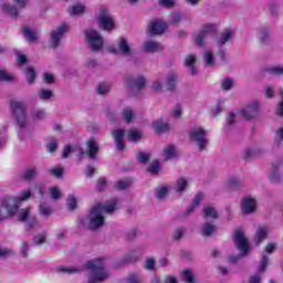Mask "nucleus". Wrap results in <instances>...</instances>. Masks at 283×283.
<instances>
[{"instance_id": "f257e3e1", "label": "nucleus", "mask_w": 283, "mask_h": 283, "mask_svg": "<svg viewBox=\"0 0 283 283\" xmlns=\"http://www.w3.org/2000/svg\"><path fill=\"white\" fill-rule=\"evenodd\" d=\"M85 269L91 271L87 283H103L109 279V271H107V258L105 256L88 260L82 268L59 265L54 268V273H66L67 275H72L82 273Z\"/></svg>"}, {"instance_id": "f03ea898", "label": "nucleus", "mask_w": 283, "mask_h": 283, "mask_svg": "<svg viewBox=\"0 0 283 283\" xmlns=\"http://www.w3.org/2000/svg\"><path fill=\"white\" fill-rule=\"evenodd\" d=\"M116 205H118L117 199H113L108 203H97L91 210L88 216L83 217L78 220V227L82 229H90L91 231H96L105 224V217L103 213H114L116 210Z\"/></svg>"}, {"instance_id": "7ed1b4c3", "label": "nucleus", "mask_w": 283, "mask_h": 283, "mask_svg": "<svg viewBox=\"0 0 283 283\" xmlns=\"http://www.w3.org/2000/svg\"><path fill=\"white\" fill-rule=\"evenodd\" d=\"M11 111L15 127H18V136L22 143L32 138V130H30V124L28 122V112L25 109V103L13 101L11 102Z\"/></svg>"}, {"instance_id": "20e7f679", "label": "nucleus", "mask_w": 283, "mask_h": 283, "mask_svg": "<svg viewBox=\"0 0 283 283\" xmlns=\"http://www.w3.org/2000/svg\"><path fill=\"white\" fill-rule=\"evenodd\" d=\"M32 196L30 190L23 191L19 197H3L0 199V222L12 218L19 213V202L28 200Z\"/></svg>"}, {"instance_id": "39448f33", "label": "nucleus", "mask_w": 283, "mask_h": 283, "mask_svg": "<svg viewBox=\"0 0 283 283\" xmlns=\"http://www.w3.org/2000/svg\"><path fill=\"white\" fill-rule=\"evenodd\" d=\"M233 240L237 249L241 251V254L239 255H231L230 262L232 264L238 263L242 258H245L248 253L251 252V244H249V239L247 238V234L244 233V230H237L233 234Z\"/></svg>"}, {"instance_id": "423d86ee", "label": "nucleus", "mask_w": 283, "mask_h": 283, "mask_svg": "<svg viewBox=\"0 0 283 283\" xmlns=\"http://www.w3.org/2000/svg\"><path fill=\"white\" fill-rule=\"evenodd\" d=\"M97 25L99 30H104V32H114V30H116V20H114V17L109 13V8L106 6L99 7Z\"/></svg>"}, {"instance_id": "0eeeda50", "label": "nucleus", "mask_w": 283, "mask_h": 283, "mask_svg": "<svg viewBox=\"0 0 283 283\" xmlns=\"http://www.w3.org/2000/svg\"><path fill=\"white\" fill-rule=\"evenodd\" d=\"M85 41L91 52H101L105 45V40L103 35L95 29L88 28L84 32Z\"/></svg>"}, {"instance_id": "6e6552de", "label": "nucleus", "mask_w": 283, "mask_h": 283, "mask_svg": "<svg viewBox=\"0 0 283 283\" xmlns=\"http://www.w3.org/2000/svg\"><path fill=\"white\" fill-rule=\"evenodd\" d=\"M190 143L197 145L199 151L207 149L209 145V138H207V130L202 127H195L188 132Z\"/></svg>"}, {"instance_id": "1a4fd4ad", "label": "nucleus", "mask_w": 283, "mask_h": 283, "mask_svg": "<svg viewBox=\"0 0 283 283\" xmlns=\"http://www.w3.org/2000/svg\"><path fill=\"white\" fill-rule=\"evenodd\" d=\"M260 112H262L260 101H252L241 108L239 114H241L244 120H255V118L260 117Z\"/></svg>"}, {"instance_id": "9d476101", "label": "nucleus", "mask_w": 283, "mask_h": 283, "mask_svg": "<svg viewBox=\"0 0 283 283\" xmlns=\"http://www.w3.org/2000/svg\"><path fill=\"white\" fill-rule=\"evenodd\" d=\"M202 217L206 222L200 227V233L203 238H209L213 234V221H207L209 218L213 219V208L206 207L202 211Z\"/></svg>"}, {"instance_id": "9b49d317", "label": "nucleus", "mask_w": 283, "mask_h": 283, "mask_svg": "<svg viewBox=\"0 0 283 283\" xmlns=\"http://www.w3.org/2000/svg\"><path fill=\"white\" fill-rule=\"evenodd\" d=\"M101 150V146L96 140L90 139L86 142V150L84 151L83 149H80L81 158L83 156H87L90 160L96 161L98 160V151Z\"/></svg>"}, {"instance_id": "f8f14e48", "label": "nucleus", "mask_w": 283, "mask_h": 283, "mask_svg": "<svg viewBox=\"0 0 283 283\" xmlns=\"http://www.w3.org/2000/svg\"><path fill=\"white\" fill-rule=\"evenodd\" d=\"M109 52H112V54H118V52H120L122 56L132 57L136 50L129 45L127 39L120 38L118 42V49H109Z\"/></svg>"}, {"instance_id": "ddd939ff", "label": "nucleus", "mask_w": 283, "mask_h": 283, "mask_svg": "<svg viewBox=\"0 0 283 283\" xmlns=\"http://www.w3.org/2000/svg\"><path fill=\"white\" fill-rule=\"evenodd\" d=\"M70 27L66 23L61 24L51 32V48H59L61 45V39L69 32Z\"/></svg>"}, {"instance_id": "4468645a", "label": "nucleus", "mask_w": 283, "mask_h": 283, "mask_svg": "<svg viewBox=\"0 0 283 283\" xmlns=\"http://www.w3.org/2000/svg\"><path fill=\"white\" fill-rule=\"evenodd\" d=\"M125 83L129 87L130 92H140V90L147 85V80L143 75H139L136 80L134 76L128 75L125 78Z\"/></svg>"}, {"instance_id": "2eb2a0df", "label": "nucleus", "mask_w": 283, "mask_h": 283, "mask_svg": "<svg viewBox=\"0 0 283 283\" xmlns=\"http://www.w3.org/2000/svg\"><path fill=\"white\" fill-rule=\"evenodd\" d=\"M258 209V201L251 196H245L241 200V211L244 216H251L255 213Z\"/></svg>"}, {"instance_id": "dca6fc26", "label": "nucleus", "mask_w": 283, "mask_h": 283, "mask_svg": "<svg viewBox=\"0 0 283 283\" xmlns=\"http://www.w3.org/2000/svg\"><path fill=\"white\" fill-rule=\"evenodd\" d=\"M235 38V30L231 28H226L223 31L219 33L217 39V48H222L227 45V43H233V39Z\"/></svg>"}, {"instance_id": "f3484780", "label": "nucleus", "mask_w": 283, "mask_h": 283, "mask_svg": "<svg viewBox=\"0 0 283 283\" xmlns=\"http://www.w3.org/2000/svg\"><path fill=\"white\" fill-rule=\"evenodd\" d=\"M148 30L151 36H160V34H165V31L167 30V22L160 19L153 20Z\"/></svg>"}, {"instance_id": "a211bd4d", "label": "nucleus", "mask_w": 283, "mask_h": 283, "mask_svg": "<svg viewBox=\"0 0 283 283\" xmlns=\"http://www.w3.org/2000/svg\"><path fill=\"white\" fill-rule=\"evenodd\" d=\"M209 34H213V24L203 25L202 30L198 33V35L195 40L196 45H198V48H202V45H205V42L207 41V36H209Z\"/></svg>"}, {"instance_id": "6ab92c4d", "label": "nucleus", "mask_w": 283, "mask_h": 283, "mask_svg": "<svg viewBox=\"0 0 283 283\" xmlns=\"http://www.w3.org/2000/svg\"><path fill=\"white\" fill-rule=\"evenodd\" d=\"M142 50H143V52H146L147 54L163 52V44H160V42L148 40L143 43Z\"/></svg>"}, {"instance_id": "aec40b11", "label": "nucleus", "mask_w": 283, "mask_h": 283, "mask_svg": "<svg viewBox=\"0 0 283 283\" xmlns=\"http://www.w3.org/2000/svg\"><path fill=\"white\" fill-rule=\"evenodd\" d=\"M198 59L196 55L190 54L185 60V65L188 69L190 76H198V66H196Z\"/></svg>"}, {"instance_id": "412c9836", "label": "nucleus", "mask_w": 283, "mask_h": 283, "mask_svg": "<svg viewBox=\"0 0 283 283\" xmlns=\"http://www.w3.org/2000/svg\"><path fill=\"white\" fill-rule=\"evenodd\" d=\"M36 176H39V167L36 166L28 167L21 174V178L25 180V182H32Z\"/></svg>"}, {"instance_id": "4be33fe9", "label": "nucleus", "mask_w": 283, "mask_h": 283, "mask_svg": "<svg viewBox=\"0 0 283 283\" xmlns=\"http://www.w3.org/2000/svg\"><path fill=\"white\" fill-rule=\"evenodd\" d=\"M269 235V227L266 226H259L256 231H255V237H254V243L256 247H260L263 240L266 239Z\"/></svg>"}, {"instance_id": "5701e85b", "label": "nucleus", "mask_w": 283, "mask_h": 283, "mask_svg": "<svg viewBox=\"0 0 283 283\" xmlns=\"http://www.w3.org/2000/svg\"><path fill=\"white\" fill-rule=\"evenodd\" d=\"M112 136L115 140L116 149L118 151H123V149H125V143L123 142V138H125V130L123 129L113 130Z\"/></svg>"}, {"instance_id": "b1692460", "label": "nucleus", "mask_w": 283, "mask_h": 283, "mask_svg": "<svg viewBox=\"0 0 283 283\" xmlns=\"http://www.w3.org/2000/svg\"><path fill=\"white\" fill-rule=\"evenodd\" d=\"M202 198H205V195L202 192H198L195 196L191 206L186 211L187 216H191V213H193L196 211V209H198V207H200V202H202Z\"/></svg>"}, {"instance_id": "393cba45", "label": "nucleus", "mask_w": 283, "mask_h": 283, "mask_svg": "<svg viewBox=\"0 0 283 283\" xmlns=\"http://www.w3.org/2000/svg\"><path fill=\"white\" fill-rule=\"evenodd\" d=\"M281 165H283L282 160L273 163V165H272L273 171L270 176V181L271 182L277 184L282 180V177L280 176V171L277 170V167H281Z\"/></svg>"}, {"instance_id": "a878e982", "label": "nucleus", "mask_w": 283, "mask_h": 283, "mask_svg": "<svg viewBox=\"0 0 283 283\" xmlns=\"http://www.w3.org/2000/svg\"><path fill=\"white\" fill-rule=\"evenodd\" d=\"M153 128L156 134H167L170 129L169 124L164 123L160 119L153 122Z\"/></svg>"}, {"instance_id": "bb28decb", "label": "nucleus", "mask_w": 283, "mask_h": 283, "mask_svg": "<svg viewBox=\"0 0 283 283\" xmlns=\"http://www.w3.org/2000/svg\"><path fill=\"white\" fill-rule=\"evenodd\" d=\"M41 222L36 217H31L25 222V230L27 231H39L41 229Z\"/></svg>"}, {"instance_id": "cd10ccee", "label": "nucleus", "mask_w": 283, "mask_h": 283, "mask_svg": "<svg viewBox=\"0 0 283 283\" xmlns=\"http://www.w3.org/2000/svg\"><path fill=\"white\" fill-rule=\"evenodd\" d=\"M69 14L71 17H81V14H85V6L77 3L67 9Z\"/></svg>"}, {"instance_id": "c85d7f7f", "label": "nucleus", "mask_w": 283, "mask_h": 283, "mask_svg": "<svg viewBox=\"0 0 283 283\" xmlns=\"http://www.w3.org/2000/svg\"><path fill=\"white\" fill-rule=\"evenodd\" d=\"M178 83V75L171 73L166 78V87L168 92H174L176 90V85Z\"/></svg>"}, {"instance_id": "c756f323", "label": "nucleus", "mask_w": 283, "mask_h": 283, "mask_svg": "<svg viewBox=\"0 0 283 283\" xmlns=\"http://www.w3.org/2000/svg\"><path fill=\"white\" fill-rule=\"evenodd\" d=\"M127 137L130 143H138L143 138V133L138 129H130L127 133Z\"/></svg>"}, {"instance_id": "7c9ffc66", "label": "nucleus", "mask_w": 283, "mask_h": 283, "mask_svg": "<svg viewBox=\"0 0 283 283\" xmlns=\"http://www.w3.org/2000/svg\"><path fill=\"white\" fill-rule=\"evenodd\" d=\"M259 41L262 45H266L271 42V33L266 29H260Z\"/></svg>"}, {"instance_id": "2f4dec72", "label": "nucleus", "mask_w": 283, "mask_h": 283, "mask_svg": "<svg viewBox=\"0 0 283 283\" xmlns=\"http://www.w3.org/2000/svg\"><path fill=\"white\" fill-rule=\"evenodd\" d=\"M38 96L40 101H50V98L54 97V92L48 88H41L38 92Z\"/></svg>"}, {"instance_id": "473e14b6", "label": "nucleus", "mask_w": 283, "mask_h": 283, "mask_svg": "<svg viewBox=\"0 0 283 283\" xmlns=\"http://www.w3.org/2000/svg\"><path fill=\"white\" fill-rule=\"evenodd\" d=\"M1 8L7 14H11V17H19V9H17L15 6L3 3Z\"/></svg>"}, {"instance_id": "72a5a7b5", "label": "nucleus", "mask_w": 283, "mask_h": 283, "mask_svg": "<svg viewBox=\"0 0 283 283\" xmlns=\"http://www.w3.org/2000/svg\"><path fill=\"white\" fill-rule=\"evenodd\" d=\"M221 87L223 92H229V90H233V87H235V81L232 77H227L222 80Z\"/></svg>"}, {"instance_id": "f704fd0d", "label": "nucleus", "mask_w": 283, "mask_h": 283, "mask_svg": "<svg viewBox=\"0 0 283 283\" xmlns=\"http://www.w3.org/2000/svg\"><path fill=\"white\" fill-rule=\"evenodd\" d=\"M25 76L29 85H33V83L36 81V71H34V67H27Z\"/></svg>"}, {"instance_id": "c9c22d12", "label": "nucleus", "mask_w": 283, "mask_h": 283, "mask_svg": "<svg viewBox=\"0 0 283 283\" xmlns=\"http://www.w3.org/2000/svg\"><path fill=\"white\" fill-rule=\"evenodd\" d=\"M187 185H188L187 179L185 178L178 179L175 186V191L177 193H184V191H187Z\"/></svg>"}, {"instance_id": "e433bc0d", "label": "nucleus", "mask_w": 283, "mask_h": 283, "mask_svg": "<svg viewBox=\"0 0 283 283\" xmlns=\"http://www.w3.org/2000/svg\"><path fill=\"white\" fill-rule=\"evenodd\" d=\"M12 255H14V250H12V248L0 245V260H8V258H12Z\"/></svg>"}, {"instance_id": "4c0bfd02", "label": "nucleus", "mask_w": 283, "mask_h": 283, "mask_svg": "<svg viewBox=\"0 0 283 283\" xmlns=\"http://www.w3.org/2000/svg\"><path fill=\"white\" fill-rule=\"evenodd\" d=\"M148 174H150L151 176H158V174H160V161H158V159L154 160L149 167H148Z\"/></svg>"}, {"instance_id": "58836bf2", "label": "nucleus", "mask_w": 283, "mask_h": 283, "mask_svg": "<svg viewBox=\"0 0 283 283\" xmlns=\"http://www.w3.org/2000/svg\"><path fill=\"white\" fill-rule=\"evenodd\" d=\"M169 18L170 25H178L182 21V13H180L179 11H174L170 13Z\"/></svg>"}, {"instance_id": "ea45409f", "label": "nucleus", "mask_w": 283, "mask_h": 283, "mask_svg": "<svg viewBox=\"0 0 283 283\" xmlns=\"http://www.w3.org/2000/svg\"><path fill=\"white\" fill-rule=\"evenodd\" d=\"M181 280L185 283H196V276H193V271L185 270L181 274Z\"/></svg>"}, {"instance_id": "a19ab883", "label": "nucleus", "mask_w": 283, "mask_h": 283, "mask_svg": "<svg viewBox=\"0 0 283 283\" xmlns=\"http://www.w3.org/2000/svg\"><path fill=\"white\" fill-rule=\"evenodd\" d=\"M264 72L272 76H283V66H269L264 69Z\"/></svg>"}, {"instance_id": "79ce46f5", "label": "nucleus", "mask_w": 283, "mask_h": 283, "mask_svg": "<svg viewBox=\"0 0 283 283\" xmlns=\"http://www.w3.org/2000/svg\"><path fill=\"white\" fill-rule=\"evenodd\" d=\"M6 81L7 83H12L14 81V75H12L10 72L3 70V67L0 66V82Z\"/></svg>"}, {"instance_id": "37998d69", "label": "nucleus", "mask_w": 283, "mask_h": 283, "mask_svg": "<svg viewBox=\"0 0 283 283\" xmlns=\"http://www.w3.org/2000/svg\"><path fill=\"white\" fill-rule=\"evenodd\" d=\"M46 113L45 109L40 108V109H33L31 112V118L32 120H43V118H45Z\"/></svg>"}, {"instance_id": "c03bdc74", "label": "nucleus", "mask_w": 283, "mask_h": 283, "mask_svg": "<svg viewBox=\"0 0 283 283\" xmlns=\"http://www.w3.org/2000/svg\"><path fill=\"white\" fill-rule=\"evenodd\" d=\"M129 187H132V179L119 180L115 184V188L118 189V191H125V189H129Z\"/></svg>"}, {"instance_id": "a18cd8bd", "label": "nucleus", "mask_w": 283, "mask_h": 283, "mask_svg": "<svg viewBox=\"0 0 283 283\" xmlns=\"http://www.w3.org/2000/svg\"><path fill=\"white\" fill-rule=\"evenodd\" d=\"M96 92L99 96H107L109 94V84L102 82L97 85Z\"/></svg>"}, {"instance_id": "49530a36", "label": "nucleus", "mask_w": 283, "mask_h": 283, "mask_svg": "<svg viewBox=\"0 0 283 283\" xmlns=\"http://www.w3.org/2000/svg\"><path fill=\"white\" fill-rule=\"evenodd\" d=\"M241 187L242 181L240 179L232 178L228 181V189H230V191H238Z\"/></svg>"}, {"instance_id": "de8ad7c7", "label": "nucleus", "mask_w": 283, "mask_h": 283, "mask_svg": "<svg viewBox=\"0 0 283 283\" xmlns=\"http://www.w3.org/2000/svg\"><path fill=\"white\" fill-rule=\"evenodd\" d=\"M22 32L29 43H35L36 39H39V36H36V33H34V31L30 29H23Z\"/></svg>"}, {"instance_id": "09e8293b", "label": "nucleus", "mask_w": 283, "mask_h": 283, "mask_svg": "<svg viewBox=\"0 0 283 283\" xmlns=\"http://www.w3.org/2000/svg\"><path fill=\"white\" fill-rule=\"evenodd\" d=\"M187 230H185L184 227H179L177 228L174 233H172V240L175 242H180V240H182V238H185V233Z\"/></svg>"}, {"instance_id": "8fccbe9b", "label": "nucleus", "mask_w": 283, "mask_h": 283, "mask_svg": "<svg viewBox=\"0 0 283 283\" xmlns=\"http://www.w3.org/2000/svg\"><path fill=\"white\" fill-rule=\"evenodd\" d=\"M54 213V210L46 203H41L40 205V214H42L44 218H50Z\"/></svg>"}, {"instance_id": "3c124183", "label": "nucleus", "mask_w": 283, "mask_h": 283, "mask_svg": "<svg viewBox=\"0 0 283 283\" xmlns=\"http://www.w3.org/2000/svg\"><path fill=\"white\" fill-rule=\"evenodd\" d=\"M64 172L65 168L63 166H57L50 169V174L51 176H54V178H63Z\"/></svg>"}, {"instance_id": "603ef678", "label": "nucleus", "mask_w": 283, "mask_h": 283, "mask_svg": "<svg viewBox=\"0 0 283 283\" xmlns=\"http://www.w3.org/2000/svg\"><path fill=\"white\" fill-rule=\"evenodd\" d=\"M164 156H165L166 160H171V158H175L176 157V147L167 146L164 149Z\"/></svg>"}, {"instance_id": "864d4df0", "label": "nucleus", "mask_w": 283, "mask_h": 283, "mask_svg": "<svg viewBox=\"0 0 283 283\" xmlns=\"http://www.w3.org/2000/svg\"><path fill=\"white\" fill-rule=\"evenodd\" d=\"M28 218H30V208L21 209L18 214V220L20 222H28Z\"/></svg>"}, {"instance_id": "5fc2aeb1", "label": "nucleus", "mask_w": 283, "mask_h": 283, "mask_svg": "<svg viewBox=\"0 0 283 283\" xmlns=\"http://www.w3.org/2000/svg\"><path fill=\"white\" fill-rule=\"evenodd\" d=\"M214 63H218L219 65H224V63H227V52L219 51L216 55Z\"/></svg>"}, {"instance_id": "6e6d98bb", "label": "nucleus", "mask_w": 283, "mask_h": 283, "mask_svg": "<svg viewBox=\"0 0 283 283\" xmlns=\"http://www.w3.org/2000/svg\"><path fill=\"white\" fill-rule=\"evenodd\" d=\"M123 118L126 123H132V120H134V111H132L130 107H126L123 111Z\"/></svg>"}, {"instance_id": "4d7b16f0", "label": "nucleus", "mask_w": 283, "mask_h": 283, "mask_svg": "<svg viewBox=\"0 0 283 283\" xmlns=\"http://www.w3.org/2000/svg\"><path fill=\"white\" fill-rule=\"evenodd\" d=\"M266 266H269V255L264 254L261 259V263L259 266V273L262 275L266 271Z\"/></svg>"}, {"instance_id": "13d9d810", "label": "nucleus", "mask_w": 283, "mask_h": 283, "mask_svg": "<svg viewBox=\"0 0 283 283\" xmlns=\"http://www.w3.org/2000/svg\"><path fill=\"white\" fill-rule=\"evenodd\" d=\"M224 103H227V99L220 98L217 101L216 107H214V116H218V114H222V109L224 107Z\"/></svg>"}, {"instance_id": "bf43d9fd", "label": "nucleus", "mask_w": 283, "mask_h": 283, "mask_svg": "<svg viewBox=\"0 0 283 283\" xmlns=\"http://www.w3.org/2000/svg\"><path fill=\"white\" fill-rule=\"evenodd\" d=\"M59 147V142L56 139H51L48 144H46V149L50 154H54V151H56Z\"/></svg>"}, {"instance_id": "052dcab7", "label": "nucleus", "mask_w": 283, "mask_h": 283, "mask_svg": "<svg viewBox=\"0 0 283 283\" xmlns=\"http://www.w3.org/2000/svg\"><path fill=\"white\" fill-rule=\"evenodd\" d=\"M105 189H107V179L102 177L97 180L96 191H105Z\"/></svg>"}, {"instance_id": "680f3d73", "label": "nucleus", "mask_w": 283, "mask_h": 283, "mask_svg": "<svg viewBox=\"0 0 283 283\" xmlns=\"http://www.w3.org/2000/svg\"><path fill=\"white\" fill-rule=\"evenodd\" d=\"M30 251V244L28 241H22L21 248H20V254L22 258H28V253Z\"/></svg>"}, {"instance_id": "e2e57ef3", "label": "nucleus", "mask_w": 283, "mask_h": 283, "mask_svg": "<svg viewBox=\"0 0 283 283\" xmlns=\"http://www.w3.org/2000/svg\"><path fill=\"white\" fill-rule=\"evenodd\" d=\"M45 233H40L36 237H34L33 239V244H35V247H41V244L45 243Z\"/></svg>"}, {"instance_id": "0e129e2a", "label": "nucleus", "mask_w": 283, "mask_h": 283, "mask_svg": "<svg viewBox=\"0 0 283 283\" xmlns=\"http://www.w3.org/2000/svg\"><path fill=\"white\" fill-rule=\"evenodd\" d=\"M167 193H169V189L167 188V186H164L157 190L156 198L158 200H163V198H165V196H167Z\"/></svg>"}, {"instance_id": "69168bd1", "label": "nucleus", "mask_w": 283, "mask_h": 283, "mask_svg": "<svg viewBox=\"0 0 283 283\" xmlns=\"http://www.w3.org/2000/svg\"><path fill=\"white\" fill-rule=\"evenodd\" d=\"M67 207H69L70 211H74V209H76V197H74V195L69 196Z\"/></svg>"}, {"instance_id": "338daca9", "label": "nucleus", "mask_w": 283, "mask_h": 283, "mask_svg": "<svg viewBox=\"0 0 283 283\" xmlns=\"http://www.w3.org/2000/svg\"><path fill=\"white\" fill-rule=\"evenodd\" d=\"M149 158H151V156L146 153H139L137 156L138 163H142L143 165H146V163H149Z\"/></svg>"}, {"instance_id": "774afa93", "label": "nucleus", "mask_w": 283, "mask_h": 283, "mask_svg": "<svg viewBox=\"0 0 283 283\" xmlns=\"http://www.w3.org/2000/svg\"><path fill=\"white\" fill-rule=\"evenodd\" d=\"M279 94L281 96V102L277 105L276 114L277 116H283V90L282 88L279 90Z\"/></svg>"}]
</instances>
